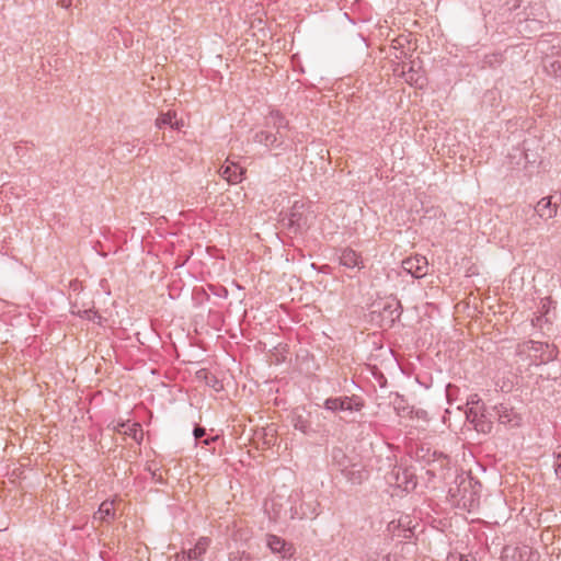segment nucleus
Segmentation results:
<instances>
[{"mask_svg": "<svg viewBox=\"0 0 561 561\" xmlns=\"http://www.w3.org/2000/svg\"><path fill=\"white\" fill-rule=\"evenodd\" d=\"M551 196L542 197L533 208L536 215L547 220L557 215V204L551 202Z\"/></svg>", "mask_w": 561, "mask_h": 561, "instance_id": "obj_12", "label": "nucleus"}, {"mask_svg": "<svg viewBox=\"0 0 561 561\" xmlns=\"http://www.w3.org/2000/svg\"><path fill=\"white\" fill-rule=\"evenodd\" d=\"M115 518V508L113 501H104L99 506L98 512L94 514L93 519L110 523Z\"/></svg>", "mask_w": 561, "mask_h": 561, "instance_id": "obj_17", "label": "nucleus"}, {"mask_svg": "<svg viewBox=\"0 0 561 561\" xmlns=\"http://www.w3.org/2000/svg\"><path fill=\"white\" fill-rule=\"evenodd\" d=\"M493 410L497 413L499 422L504 425L517 426L519 425L520 417L514 412L512 408L506 404L500 403L493 407Z\"/></svg>", "mask_w": 561, "mask_h": 561, "instance_id": "obj_10", "label": "nucleus"}, {"mask_svg": "<svg viewBox=\"0 0 561 561\" xmlns=\"http://www.w3.org/2000/svg\"><path fill=\"white\" fill-rule=\"evenodd\" d=\"M514 557L518 558V561H539V553L528 546L517 547L515 549Z\"/></svg>", "mask_w": 561, "mask_h": 561, "instance_id": "obj_20", "label": "nucleus"}, {"mask_svg": "<svg viewBox=\"0 0 561 561\" xmlns=\"http://www.w3.org/2000/svg\"><path fill=\"white\" fill-rule=\"evenodd\" d=\"M266 124L276 129V134L280 138H285L284 130L288 128V121L280 114V112L273 110L266 118Z\"/></svg>", "mask_w": 561, "mask_h": 561, "instance_id": "obj_14", "label": "nucleus"}, {"mask_svg": "<svg viewBox=\"0 0 561 561\" xmlns=\"http://www.w3.org/2000/svg\"><path fill=\"white\" fill-rule=\"evenodd\" d=\"M219 174L229 183H239L242 180L243 169L236 163H230L222 165L219 169Z\"/></svg>", "mask_w": 561, "mask_h": 561, "instance_id": "obj_15", "label": "nucleus"}, {"mask_svg": "<svg viewBox=\"0 0 561 561\" xmlns=\"http://www.w3.org/2000/svg\"><path fill=\"white\" fill-rule=\"evenodd\" d=\"M181 125H183V124H182V123H180V121H178V125H176L178 131H180V129H181Z\"/></svg>", "mask_w": 561, "mask_h": 561, "instance_id": "obj_34", "label": "nucleus"}, {"mask_svg": "<svg viewBox=\"0 0 561 561\" xmlns=\"http://www.w3.org/2000/svg\"><path fill=\"white\" fill-rule=\"evenodd\" d=\"M229 561H252V558L250 554L247 553H231L229 557Z\"/></svg>", "mask_w": 561, "mask_h": 561, "instance_id": "obj_25", "label": "nucleus"}, {"mask_svg": "<svg viewBox=\"0 0 561 561\" xmlns=\"http://www.w3.org/2000/svg\"><path fill=\"white\" fill-rule=\"evenodd\" d=\"M185 491V484L184 483H178V491Z\"/></svg>", "mask_w": 561, "mask_h": 561, "instance_id": "obj_33", "label": "nucleus"}, {"mask_svg": "<svg viewBox=\"0 0 561 561\" xmlns=\"http://www.w3.org/2000/svg\"><path fill=\"white\" fill-rule=\"evenodd\" d=\"M206 434L205 428L199 426L198 424H195L193 430V437L195 443L201 439Z\"/></svg>", "mask_w": 561, "mask_h": 561, "instance_id": "obj_27", "label": "nucleus"}, {"mask_svg": "<svg viewBox=\"0 0 561 561\" xmlns=\"http://www.w3.org/2000/svg\"><path fill=\"white\" fill-rule=\"evenodd\" d=\"M191 254H192V252L188 249H185L184 251L181 250L178 253V263H176L178 268L180 266H182L190 259Z\"/></svg>", "mask_w": 561, "mask_h": 561, "instance_id": "obj_24", "label": "nucleus"}, {"mask_svg": "<svg viewBox=\"0 0 561 561\" xmlns=\"http://www.w3.org/2000/svg\"><path fill=\"white\" fill-rule=\"evenodd\" d=\"M114 431L131 437L138 444H140L144 438V432L139 423H130V421L117 422V424L114 426Z\"/></svg>", "mask_w": 561, "mask_h": 561, "instance_id": "obj_8", "label": "nucleus"}, {"mask_svg": "<svg viewBox=\"0 0 561 561\" xmlns=\"http://www.w3.org/2000/svg\"><path fill=\"white\" fill-rule=\"evenodd\" d=\"M153 478L157 479V481L162 482V476L161 473L158 476L156 472L153 473Z\"/></svg>", "mask_w": 561, "mask_h": 561, "instance_id": "obj_32", "label": "nucleus"}, {"mask_svg": "<svg viewBox=\"0 0 561 561\" xmlns=\"http://www.w3.org/2000/svg\"><path fill=\"white\" fill-rule=\"evenodd\" d=\"M392 404L394 410L399 415H408L411 413L410 407L407 404L405 399L403 396L396 393L394 399L392 400Z\"/></svg>", "mask_w": 561, "mask_h": 561, "instance_id": "obj_23", "label": "nucleus"}, {"mask_svg": "<svg viewBox=\"0 0 561 561\" xmlns=\"http://www.w3.org/2000/svg\"><path fill=\"white\" fill-rule=\"evenodd\" d=\"M391 476L394 478L396 484L407 491L416 486L414 473L409 468L393 469Z\"/></svg>", "mask_w": 561, "mask_h": 561, "instance_id": "obj_6", "label": "nucleus"}, {"mask_svg": "<svg viewBox=\"0 0 561 561\" xmlns=\"http://www.w3.org/2000/svg\"><path fill=\"white\" fill-rule=\"evenodd\" d=\"M457 390V387L456 386H453V385H447L446 387V394H447V398L449 399L450 396L453 394V391Z\"/></svg>", "mask_w": 561, "mask_h": 561, "instance_id": "obj_29", "label": "nucleus"}, {"mask_svg": "<svg viewBox=\"0 0 561 561\" xmlns=\"http://www.w3.org/2000/svg\"><path fill=\"white\" fill-rule=\"evenodd\" d=\"M196 377L198 379H204L205 383L213 388L215 391H220L224 388L222 383L217 379V377L209 374L206 369H198L196 371Z\"/></svg>", "mask_w": 561, "mask_h": 561, "instance_id": "obj_21", "label": "nucleus"}, {"mask_svg": "<svg viewBox=\"0 0 561 561\" xmlns=\"http://www.w3.org/2000/svg\"><path fill=\"white\" fill-rule=\"evenodd\" d=\"M466 419L479 433L489 434L493 428V423L486 415L484 403H481V409L470 407L466 411Z\"/></svg>", "mask_w": 561, "mask_h": 561, "instance_id": "obj_3", "label": "nucleus"}, {"mask_svg": "<svg viewBox=\"0 0 561 561\" xmlns=\"http://www.w3.org/2000/svg\"><path fill=\"white\" fill-rule=\"evenodd\" d=\"M291 423L295 430L301 432L305 435H313L319 431L312 426L311 421L305 417L302 414L294 413Z\"/></svg>", "mask_w": 561, "mask_h": 561, "instance_id": "obj_16", "label": "nucleus"}, {"mask_svg": "<svg viewBox=\"0 0 561 561\" xmlns=\"http://www.w3.org/2000/svg\"><path fill=\"white\" fill-rule=\"evenodd\" d=\"M383 314H388L391 318V321L394 322L402 314V306L400 301L396 300L394 304H386L382 308Z\"/></svg>", "mask_w": 561, "mask_h": 561, "instance_id": "obj_22", "label": "nucleus"}, {"mask_svg": "<svg viewBox=\"0 0 561 561\" xmlns=\"http://www.w3.org/2000/svg\"><path fill=\"white\" fill-rule=\"evenodd\" d=\"M172 111H168L167 113L161 114L156 121L157 127L159 129H163L162 140L168 147L171 146L173 141L172 133L174 129V123L172 122Z\"/></svg>", "mask_w": 561, "mask_h": 561, "instance_id": "obj_7", "label": "nucleus"}, {"mask_svg": "<svg viewBox=\"0 0 561 561\" xmlns=\"http://www.w3.org/2000/svg\"><path fill=\"white\" fill-rule=\"evenodd\" d=\"M267 546L274 553H279L283 558L290 556L291 547L286 543V541L278 536L270 535L267 537Z\"/></svg>", "mask_w": 561, "mask_h": 561, "instance_id": "obj_18", "label": "nucleus"}, {"mask_svg": "<svg viewBox=\"0 0 561 561\" xmlns=\"http://www.w3.org/2000/svg\"><path fill=\"white\" fill-rule=\"evenodd\" d=\"M341 265L347 268H363L364 263L359 253L351 248L343 249L340 254Z\"/></svg>", "mask_w": 561, "mask_h": 561, "instance_id": "obj_13", "label": "nucleus"}, {"mask_svg": "<svg viewBox=\"0 0 561 561\" xmlns=\"http://www.w3.org/2000/svg\"><path fill=\"white\" fill-rule=\"evenodd\" d=\"M403 270L415 278H421L427 274L428 262L423 255H415L402 261Z\"/></svg>", "mask_w": 561, "mask_h": 561, "instance_id": "obj_4", "label": "nucleus"}, {"mask_svg": "<svg viewBox=\"0 0 561 561\" xmlns=\"http://www.w3.org/2000/svg\"><path fill=\"white\" fill-rule=\"evenodd\" d=\"M323 407L331 412H357L364 408V400L358 396H342L325 399Z\"/></svg>", "mask_w": 561, "mask_h": 561, "instance_id": "obj_2", "label": "nucleus"}, {"mask_svg": "<svg viewBox=\"0 0 561 561\" xmlns=\"http://www.w3.org/2000/svg\"><path fill=\"white\" fill-rule=\"evenodd\" d=\"M309 216L310 211L306 204L300 201H296L289 213L282 219L287 220V228L294 233H301L309 228Z\"/></svg>", "mask_w": 561, "mask_h": 561, "instance_id": "obj_1", "label": "nucleus"}, {"mask_svg": "<svg viewBox=\"0 0 561 561\" xmlns=\"http://www.w3.org/2000/svg\"><path fill=\"white\" fill-rule=\"evenodd\" d=\"M254 141L264 145L268 149H282L285 138H280L276 133L261 130L255 134Z\"/></svg>", "mask_w": 561, "mask_h": 561, "instance_id": "obj_9", "label": "nucleus"}, {"mask_svg": "<svg viewBox=\"0 0 561 561\" xmlns=\"http://www.w3.org/2000/svg\"><path fill=\"white\" fill-rule=\"evenodd\" d=\"M58 4H60L62 8L68 9L71 7L72 0H57Z\"/></svg>", "mask_w": 561, "mask_h": 561, "instance_id": "obj_30", "label": "nucleus"}, {"mask_svg": "<svg viewBox=\"0 0 561 561\" xmlns=\"http://www.w3.org/2000/svg\"><path fill=\"white\" fill-rule=\"evenodd\" d=\"M554 472L558 479H561V451L554 454Z\"/></svg>", "mask_w": 561, "mask_h": 561, "instance_id": "obj_26", "label": "nucleus"}, {"mask_svg": "<svg viewBox=\"0 0 561 561\" xmlns=\"http://www.w3.org/2000/svg\"><path fill=\"white\" fill-rule=\"evenodd\" d=\"M330 456L332 463L336 466L340 471L351 463L348 457L341 447H333Z\"/></svg>", "mask_w": 561, "mask_h": 561, "instance_id": "obj_19", "label": "nucleus"}, {"mask_svg": "<svg viewBox=\"0 0 561 561\" xmlns=\"http://www.w3.org/2000/svg\"><path fill=\"white\" fill-rule=\"evenodd\" d=\"M181 234L182 232L178 230L176 236L180 237Z\"/></svg>", "mask_w": 561, "mask_h": 561, "instance_id": "obj_35", "label": "nucleus"}, {"mask_svg": "<svg viewBox=\"0 0 561 561\" xmlns=\"http://www.w3.org/2000/svg\"><path fill=\"white\" fill-rule=\"evenodd\" d=\"M560 67H561V66H560V62H559V61H553V62L551 64V68H552V70H553L554 72H557V70H558V69H560Z\"/></svg>", "mask_w": 561, "mask_h": 561, "instance_id": "obj_31", "label": "nucleus"}, {"mask_svg": "<svg viewBox=\"0 0 561 561\" xmlns=\"http://www.w3.org/2000/svg\"><path fill=\"white\" fill-rule=\"evenodd\" d=\"M209 542L210 540L207 537H201L194 548H190L187 551L183 550L182 554L178 553V561H188L199 558L205 553Z\"/></svg>", "mask_w": 561, "mask_h": 561, "instance_id": "obj_11", "label": "nucleus"}, {"mask_svg": "<svg viewBox=\"0 0 561 561\" xmlns=\"http://www.w3.org/2000/svg\"><path fill=\"white\" fill-rule=\"evenodd\" d=\"M481 403V399L478 397V394H472L470 396V398L467 400V405H471V407H474V408H478V409H481V407H479Z\"/></svg>", "mask_w": 561, "mask_h": 561, "instance_id": "obj_28", "label": "nucleus"}, {"mask_svg": "<svg viewBox=\"0 0 561 561\" xmlns=\"http://www.w3.org/2000/svg\"><path fill=\"white\" fill-rule=\"evenodd\" d=\"M341 473L353 485L362 484L369 477V471L360 463H350Z\"/></svg>", "mask_w": 561, "mask_h": 561, "instance_id": "obj_5", "label": "nucleus"}]
</instances>
